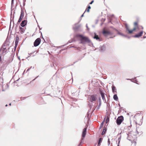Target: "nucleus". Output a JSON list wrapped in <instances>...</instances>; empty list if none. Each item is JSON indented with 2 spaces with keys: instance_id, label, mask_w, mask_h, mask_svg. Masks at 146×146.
<instances>
[{
  "instance_id": "nucleus-1",
  "label": "nucleus",
  "mask_w": 146,
  "mask_h": 146,
  "mask_svg": "<svg viewBox=\"0 0 146 146\" xmlns=\"http://www.w3.org/2000/svg\"><path fill=\"white\" fill-rule=\"evenodd\" d=\"M77 37L80 38L81 43L85 44L87 43L89 44L90 42V40L88 37L83 36L82 35L78 34L76 35Z\"/></svg>"
},
{
  "instance_id": "nucleus-2",
  "label": "nucleus",
  "mask_w": 146,
  "mask_h": 146,
  "mask_svg": "<svg viewBox=\"0 0 146 146\" xmlns=\"http://www.w3.org/2000/svg\"><path fill=\"white\" fill-rule=\"evenodd\" d=\"M123 120V117L122 116L119 117L116 120V122L117 125H120Z\"/></svg>"
},
{
  "instance_id": "nucleus-3",
  "label": "nucleus",
  "mask_w": 146,
  "mask_h": 146,
  "mask_svg": "<svg viewBox=\"0 0 146 146\" xmlns=\"http://www.w3.org/2000/svg\"><path fill=\"white\" fill-rule=\"evenodd\" d=\"M41 42V39L40 38H38L35 41L34 43V46L36 47L39 45Z\"/></svg>"
},
{
  "instance_id": "nucleus-4",
  "label": "nucleus",
  "mask_w": 146,
  "mask_h": 146,
  "mask_svg": "<svg viewBox=\"0 0 146 146\" xmlns=\"http://www.w3.org/2000/svg\"><path fill=\"white\" fill-rule=\"evenodd\" d=\"M81 20V18L80 20L79 21H78V23H76L74 25V26L73 27V29L74 30H78L81 27L80 25H78V23H79Z\"/></svg>"
},
{
  "instance_id": "nucleus-5",
  "label": "nucleus",
  "mask_w": 146,
  "mask_h": 146,
  "mask_svg": "<svg viewBox=\"0 0 146 146\" xmlns=\"http://www.w3.org/2000/svg\"><path fill=\"white\" fill-rule=\"evenodd\" d=\"M103 33L106 37L107 36L109 35H111L112 34V33L105 30L103 31Z\"/></svg>"
},
{
  "instance_id": "nucleus-6",
  "label": "nucleus",
  "mask_w": 146,
  "mask_h": 146,
  "mask_svg": "<svg viewBox=\"0 0 146 146\" xmlns=\"http://www.w3.org/2000/svg\"><path fill=\"white\" fill-rule=\"evenodd\" d=\"M27 20L26 19L22 21L20 24L21 26L22 27H25L27 24Z\"/></svg>"
},
{
  "instance_id": "nucleus-7",
  "label": "nucleus",
  "mask_w": 146,
  "mask_h": 146,
  "mask_svg": "<svg viewBox=\"0 0 146 146\" xmlns=\"http://www.w3.org/2000/svg\"><path fill=\"white\" fill-rule=\"evenodd\" d=\"M90 99L91 102H92L96 101V96L92 95L90 96Z\"/></svg>"
},
{
  "instance_id": "nucleus-8",
  "label": "nucleus",
  "mask_w": 146,
  "mask_h": 146,
  "mask_svg": "<svg viewBox=\"0 0 146 146\" xmlns=\"http://www.w3.org/2000/svg\"><path fill=\"white\" fill-rule=\"evenodd\" d=\"M19 41V37L18 36H16L15 41V47L17 46Z\"/></svg>"
},
{
  "instance_id": "nucleus-9",
  "label": "nucleus",
  "mask_w": 146,
  "mask_h": 146,
  "mask_svg": "<svg viewBox=\"0 0 146 146\" xmlns=\"http://www.w3.org/2000/svg\"><path fill=\"white\" fill-rule=\"evenodd\" d=\"M143 33V31H141L139 33L134 35V37L137 38L141 36L142 34Z\"/></svg>"
},
{
  "instance_id": "nucleus-10",
  "label": "nucleus",
  "mask_w": 146,
  "mask_h": 146,
  "mask_svg": "<svg viewBox=\"0 0 146 146\" xmlns=\"http://www.w3.org/2000/svg\"><path fill=\"white\" fill-rule=\"evenodd\" d=\"M87 128H85L84 129L82 133V137H84L86 134Z\"/></svg>"
},
{
  "instance_id": "nucleus-11",
  "label": "nucleus",
  "mask_w": 146,
  "mask_h": 146,
  "mask_svg": "<svg viewBox=\"0 0 146 146\" xmlns=\"http://www.w3.org/2000/svg\"><path fill=\"white\" fill-rule=\"evenodd\" d=\"M100 93L101 95V97H102V100L104 101L105 100L104 94L103 92L101 90H100Z\"/></svg>"
},
{
  "instance_id": "nucleus-12",
  "label": "nucleus",
  "mask_w": 146,
  "mask_h": 146,
  "mask_svg": "<svg viewBox=\"0 0 146 146\" xmlns=\"http://www.w3.org/2000/svg\"><path fill=\"white\" fill-rule=\"evenodd\" d=\"M94 39H96L97 40L99 41H101L100 38H99L98 35H97L95 33H94Z\"/></svg>"
},
{
  "instance_id": "nucleus-13",
  "label": "nucleus",
  "mask_w": 146,
  "mask_h": 146,
  "mask_svg": "<svg viewBox=\"0 0 146 146\" xmlns=\"http://www.w3.org/2000/svg\"><path fill=\"white\" fill-rule=\"evenodd\" d=\"M118 33V34L120 35H121L123 37H127V35H125L124 34H123L122 33H120L117 30V29H114Z\"/></svg>"
},
{
  "instance_id": "nucleus-14",
  "label": "nucleus",
  "mask_w": 146,
  "mask_h": 146,
  "mask_svg": "<svg viewBox=\"0 0 146 146\" xmlns=\"http://www.w3.org/2000/svg\"><path fill=\"white\" fill-rule=\"evenodd\" d=\"M99 105L98 106H97L96 109L97 110H99L100 109V107L101 105V100L100 98L99 99Z\"/></svg>"
},
{
  "instance_id": "nucleus-15",
  "label": "nucleus",
  "mask_w": 146,
  "mask_h": 146,
  "mask_svg": "<svg viewBox=\"0 0 146 146\" xmlns=\"http://www.w3.org/2000/svg\"><path fill=\"white\" fill-rule=\"evenodd\" d=\"M113 98L114 100L116 101H117L118 99V97L117 96V95L116 94L113 95Z\"/></svg>"
},
{
  "instance_id": "nucleus-16",
  "label": "nucleus",
  "mask_w": 146,
  "mask_h": 146,
  "mask_svg": "<svg viewBox=\"0 0 146 146\" xmlns=\"http://www.w3.org/2000/svg\"><path fill=\"white\" fill-rule=\"evenodd\" d=\"M20 32L21 34H23L25 32V30L22 27H20Z\"/></svg>"
},
{
  "instance_id": "nucleus-17",
  "label": "nucleus",
  "mask_w": 146,
  "mask_h": 146,
  "mask_svg": "<svg viewBox=\"0 0 146 146\" xmlns=\"http://www.w3.org/2000/svg\"><path fill=\"white\" fill-rule=\"evenodd\" d=\"M106 130H107V129H106V128L105 127H104L103 129V131L102 133V134H101L102 135H103L105 134Z\"/></svg>"
},
{
  "instance_id": "nucleus-18",
  "label": "nucleus",
  "mask_w": 146,
  "mask_h": 146,
  "mask_svg": "<svg viewBox=\"0 0 146 146\" xmlns=\"http://www.w3.org/2000/svg\"><path fill=\"white\" fill-rule=\"evenodd\" d=\"M125 27L126 31H128L129 33V31H130V30L129 29V28L128 25L127 24H125Z\"/></svg>"
},
{
  "instance_id": "nucleus-19",
  "label": "nucleus",
  "mask_w": 146,
  "mask_h": 146,
  "mask_svg": "<svg viewBox=\"0 0 146 146\" xmlns=\"http://www.w3.org/2000/svg\"><path fill=\"white\" fill-rule=\"evenodd\" d=\"M112 92H115L116 91V89H115V87L114 86H112Z\"/></svg>"
},
{
  "instance_id": "nucleus-20",
  "label": "nucleus",
  "mask_w": 146,
  "mask_h": 146,
  "mask_svg": "<svg viewBox=\"0 0 146 146\" xmlns=\"http://www.w3.org/2000/svg\"><path fill=\"white\" fill-rule=\"evenodd\" d=\"M100 50L101 51H103L104 49V46H101L100 47Z\"/></svg>"
},
{
  "instance_id": "nucleus-21",
  "label": "nucleus",
  "mask_w": 146,
  "mask_h": 146,
  "mask_svg": "<svg viewBox=\"0 0 146 146\" xmlns=\"http://www.w3.org/2000/svg\"><path fill=\"white\" fill-rule=\"evenodd\" d=\"M20 16L22 17H24V11H23V10L22 9L21 10V14H20Z\"/></svg>"
},
{
  "instance_id": "nucleus-22",
  "label": "nucleus",
  "mask_w": 146,
  "mask_h": 146,
  "mask_svg": "<svg viewBox=\"0 0 146 146\" xmlns=\"http://www.w3.org/2000/svg\"><path fill=\"white\" fill-rule=\"evenodd\" d=\"M136 27H134L133 30H130V31H129V33H132V32L135 31V30H136Z\"/></svg>"
},
{
  "instance_id": "nucleus-23",
  "label": "nucleus",
  "mask_w": 146,
  "mask_h": 146,
  "mask_svg": "<svg viewBox=\"0 0 146 146\" xmlns=\"http://www.w3.org/2000/svg\"><path fill=\"white\" fill-rule=\"evenodd\" d=\"M104 121H103L101 123L100 126V129L101 128L103 127L104 125Z\"/></svg>"
},
{
  "instance_id": "nucleus-24",
  "label": "nucleus",
  "mask_w": 146,
  "mask_h": 146,
  "mask_svg": "<svg viewBox=\"0 0 146 146\" xmlns=\"http://www.w3.org/2000/svg\"><path fill=\"white\" fill-rule=\"evenodd\" d=\"M102 139L101 138H100L98 142V144H99L102 141Z\"/></svg>"
},
{
  "instance_id": "nucleus-25",
  "label": "nucleus",
  "mask_w": 146,
  "mask_h": 146,
  "mask_svg": "<svg viewBox=\"0 0 146 146\" xmlns=\"http://www.w3.org/2000/svg\"><path fill=\"white\" fill-rule=\"evenodd\" d=\"M6 49V48H1L0 50V51L1 50H2L3 51H5Z\"/></svg>"
},
{
  "instance_id": "nucleus-26",
  "label": "nucleus",
  "mask_w": 146,
  "mask_h": 146,
  "mask_svg": "<svg viewBox=\"0 0 146 146\" xmlns=\"http://www.w3.org/2000/svg\"><path fill=\"white\" fill-rule=\"evenodd\" d=\"M109 121V118L108 117L107 119H106V123H107L108 121Z\"/></svg>"
},
{
  "instance_id": "nucleus-27",
  "label": "nucleus",
  "mask_w": 146,
  "mask_h": 146,
  "mask_svg": "<svg viewBox=\"0 0 146 146\" xmlns=\"http://www.w3.org/2000/svg\"><path fill=\"white\" fill-rule=\"evenodd\" d=\"M108 145H109L110 144V139L109 138H108Z\"/></svg>"
},
{
  "instance_id": "nucleus-28",
  "label": "nucleus",
  "mask_w": 146,
  "mask_h": 146,
  "mask_svg": "<svg viewBox=\"0 0 146 146\" xmlns=\"http://www.w3.org/2000/svg\"><path fill=\"white\" fill-rule=\"evenodd\" d=\"M134 25L135 27L137 26L138 25L137 23V22H135L134 23Z\"/></svg>"
},
{
  "instance_id": "nucleus-29",
  "label": "nucleus",
  "mask_w": 146,
  "mask_h": 146,
  "mask_svg": "<svg viewBox=\"0 0 146 146\" xmlns=\"http://www.w3.org/2000/svg\"><path fill=\"white\" fill-rule=\"evenodd\" d=\"M21 20H21V19H19V20H18V22H17V24H18V23H19L20 22H21Z\"/></svg>"
},
{
  "instance_id": "nucleus-30",
  "label": "nucleus",
  "mask_w": 146,
  "mask_h": 146,
  "mask_svg": "<svg viewBox=\"0 0 146 146\" xmlns=\"http://www.w3.org/2000/svg\"><path fill=\"white\" fill-rule=\"evenodd\" d=\"M32 68V66H31V67H30V68H28V69L27 70V71H29V70H30L31 69V68Z\"/></svg>"
},
{
  "instance_id": "nucleus-31",
  "label": "nucleus",
  "mask_w": 146,
  "mask_h": 146,
  "mask_svg": "<svg viewBox=\"0 0 146 146\" xmlns=\"http://www.w3.org/2000/svg\"><path fill=\"white\" fill-rule=\"evenodd\" d=\"M86 11L88 12H89V9H86L84 12H85Z\"/></svg>"
},
{
  "instance_id": "nucleus-32",
  "label": "nucleus",
  "mask_w": 146,
  "mask_h": 146,
  "mask_svg": "<svg viewBox=\"0 0 146 146\" xmlns=\"http://www.w3.org/2000/svg\"><path fill=\"white\" fill-rule=\"evenodd\" d=\"M14 0H11V5L13 4Z\"/></svg>"
},
{
  "instance_id": "nucleus-33",
  "label": "nucleus",
  "mask_w": 146,
  "mask_h": 146,
  "mask_svg": "<svg viewBox=\"0 0 146 146\" xmlns=\"http://www.w3.org/2000/svg\"><path fill=\"white\" fill-rule=\"evenodd\" d=\"M87 9H91L90 6V5H89L88 7V8H87Z\"/></svg>"
},
{
  "instance_id": "nucleus-34",
  "label": "nucleus",
  "mask_w": 146,
  "mask_h": 146,
  "mask_svg": "<svg viewBox=\"0 0 146 146\" xmlns=\"http://www.w3.org/2000/svg\"><path fill=\"white\" fill-rule=\"evenodd\" d=\"M23 18V17H22L20 16L19 19H21L22 20Z\"/></svg>"
},
{
  "instance_id": "nucleus-35",
  "label": "nucleus",
  "mask_w": 146,
  "mask_h": 146,
  "mask_svg": "<svg viewBox=\"0 0 146 146\" xmlns=\"http://www.w3.org/2000/svg\"><path fill=\"white\" fill-rule=\"evenodd\" d=\"M94 2V1H91L90 3V4H92Z\"/></svg>"
},
{
  "instance_id": "nucleus-36",
  "label": "nucleus",
  "mask_w": 146,
  "mask_h": 146,
  "mask_svg": "<svg viewBox=\"0 0 146 146\" xmlns=\"http://www.w3.org/2000/svg\"><path fill=\"white\" fill-rule=\"evenodd\" d=\"M84 13H85V12L83 13V14H82L81 15V16L80 18H81V17H83L84 16Z\"/></svg>"
},
{
  "instance_id": "nucleus-37",
  "label": "nucleus",
  "mask_w": 146,
  "mask_h": 146,
  "mask_svg": "<svg viewBox=\"0 0 146 146\" xmlns=\"http://www.w3.org/2000/svg\"><path fill=\"white\" fill-rule=\"evenodd\" d=\"M25 2H24V1H23V5L24 6L25 5Z\"/></svg>"
},
{
  "instance_id": "nucleus-38",
  "label": "nucleus",
  "mask_w": 146,
  "mask_h": 146,
  "mask_svg": "<svg viewBox=\"0 0 146 146\" xmlns=\"http://www.w3.org/2000/svg\"><path fill=\"white\" fill-rule=\"evenodd\" d=\"M86 28L87 29H89L88 27L87 24H86Z\"/></svg>"
},
{
  "instance_id": "nucleus-39",
  "label": "nucleus",
  "mask_w": 146,
  "mask_h": 146,
  "mask_svg": "<svg viewBox=\"0 0 146 146\" xmlns=\"http://www.w3.org/2000/svg\"><path fill=\"white\" fill-rule=\"evenodd\" d=\"M127 139L129 140V141H132V140H131L129 139H128V137H127Z\"/></svg>"
},
{
  "instance_id": "nucleus-40",
  "label": "nucleus",
  "mask_w": 146,
  "mask_h": 146,
  "mask_svg": "<svg viewBox=\"0 0 146 146\" xmlns=\"http://www.w3.org/2000/svg\"><path fill=\"white\" fill-rule=\"evenodd\" d=\"M127 37V38H130V37L128 36H127V37Z\"/></svg>"
},
{
  "instance_id": "nucleus-41",
  "label": "nucleus",
  "mask_w": 146,
  "mask_h": 146,
  "mask_svg": "<svg viewBox=\"0 0 146 146\" xmlns=\"http://www.w3.org/2000/svg\"><path fill=\"white\" fill-rule=\"evenodd\" d=\"M81 142H80V143L79 144V145H78V146H80V144H81Z\"/></svg>"
},
{
  "instance_id": "nucleus-42",
  "label": "nucleus",
  "mask_w": 146,
  "mask_h": 146,
  "mask_svg": "<svg viewBox=\"0 0 146 146\" xmlns=\"http://www.w3.org/2000/svg\"><path fill=\"white\" fill-rule=\"evenodd\" d=\"M19 78L18 80H17L16 81H15V83H16V82H17V81L19 79Z\"/></svg>"
},
{
  "instance_id": "nucleus-43",
  "label": "nucleus",
  "mask_w": 146,
  "mask_h": 146,
  "mask_svg": "<svg viewBox=\"0 0 146 146\" xmlns=\"http://www.w3.org/2000/svg\"><path fill=\"white\" fill-rule=\"evenodd\" d=\"M146 38V36H144L143 37V38Z\"/></svg>"
},
{
  "instance_id": "nucleus-44",
  "label": "nucleus",
  "mask_w": 146,
  "mask_h": 146,
  "mask_svg": "<svg viewBox=\"0 0 146 146\" xmlns=\"http://www.w3.org/2000/svg\"><path fill=\"white\" fill-rule=\"evenodd\" d=\"M37 78V77H36L35 79H34V80H33V81H34V80L36 78Z\"/></svg>"
},
{
  "instance_id": "nucleus-45",
  "label": "nucleus",
  "mask_w": 146,
  "mask_h": 146,
  "mask_svg": "<svg viewBox=\"0 0 146 146\" xmlns=\"http://www.w3.org/2000/svg\"><path fill=\"white\" fill-rule=\"evenodd\" d=\"M110 38H113V37H110Z\"/></svg>"
},
{
  "instance_id": "nucleus-46",
  "label": "nucleus",
  "mask_w": 146,
  "mask_h": 146,
  "mask_svg": "<svg viewBox=\"0 0 146 146\" xmlns=\"http://www.w3.org/2000/svg\"><path fill=\"white\" fill-rule=\"evenodd\" d=\"M26 1V0H23V1H24V2H25Z\"/></svg>"
},
{
  "instance_id": "nucleus-47",
  "label": "nucleus",
  "mask_w": 146,
  "mask_h": 146,
  "mask_svg": "<svg viewBox=\"0 0 146 146\" xmlns=\"http://www.w3.org/2000/svg\"><path fill=\"white\" fill-rule=\"evenodd\" d=\"M73 47V46H70L69 48H72V47Z\"/></svg>"
},
{
  "instance_id": "nucleus-48",
  "label": "nucleus",
  "mask_w": 146,
  "mask_h": 146,
  "mask_svg": "<svg viewBox=\"0 0 146 146\" xmlns=\"http://www.w3.org/2000/svg\"><path fill=\"white\" fill-rule=\"evenodd\" d=\"M137 133L138 134L139 133V132L137 131Z\"/></svg>"
},
{
  "instance_id": "nucleus-49",
  "label": "nucleus",
  "mask_w": 146,
  "mask_h": 146,
  "mask_svg": "<svg viewBox=\"0 0 146 146\" xmlns=\"http://www.w3.org/2000/svg\"><path fill=\"white\" fill-rule=\"evenodd\" d=\"M141 28L142 29H143V27H142V26H141Z\"/></svg>"
},
{
  "instance_id": "nucleus-50",
  "label": "nucleus",
  "mask_w": 146,
  "mask_h": 146,
  "mask_svg": "<svg viewBox=\"0 0 146 146\" xmlns=\"http://www.w3.org/2000/svg\"><path fill=\"white\" fill-rule=\"evenodd\" d=\"M7 104H6V105H5V106H6V107H7Z\"/></svg>"
},
{
  "instance_id": "nucleus-51",
  "label": "nucleus",
  "mask_w": 146,
  "mask_h": 146,
  "mask_svg": "<svg viewBox=\"0 0 146 146\" xmlns=\"http://www.w3.org/2000/svg\"><path fill=\"white\" fill-rule=\"evenodd\" d=\"M126 79L127 80H130L129 79Z\"/></svg>"
},
{
  "instance_id": "nucleus-52",
  "label": "nucleus",
  "mask_w": 146,
  "mask_h": 146,
  "mask_svg": "<svg viewBox=\"0 0 146 146\" xmlns=\"http://www.w3.org/2000/svg\"><path fill=\"white\" fill-rule=\"evenodd\" d=\"M63 50V49H61V51H62V50Z\"/></svg>"
},
{
  "instance_id": "nucleus-53",
  "label": "nucleus",
  "mask_w": 146,
  "mask_h": 146,
  "mask_svg": "<svg viewBox=\"0 0 146 146\" xmlns=\"http://www.w3.org/2000/svg\"><path fill=\"white\" fill-rule=\"evenodd\" d=\"M11 103H10L9 105L10 106H11Z\"/></svg>"
},
{
  "instance_id": "nucleus-54",
  "label": "nucleus",
  "mask_w": 146,
  "mask_h": 146,
  "mask_svg": "<svg viewBox=\"0 0 146 146\" xmlns=\"http://www.w3.org/2000/svg\"><path fill=\"white\" fill-rule=\"evenodd\" d=\"M48 52L49 54H50V52L48 51Z\"/></svg>"
},
{
  "instance_id": "nucleus-55",
  "label": "nucleus",
  "mask_w": 146,
  "mask_h": 146,
  "mask_svg": "<svg viewBox=\"0 0 146 146\" xmlns=\"http://www.w3.org/2000/svg\"><path fill=\"white\" fill-rule=\"evenodd\" d=\"M118 105H119V106H120V104H119Z\"/></svg>"
},
{
  "instance_id": "nucleus-56",
  "label": "nucleus",
  "mask_w": 146,
  "mask_h": 146,
  "mask_svg": "<svg viewBox=\"0 0 146 146\" xmlns=\"http://www.w3.org/2000/svg\"><path fill=\"white\" fill-rule=\"evenodd\" d=\"M71 42H70V41H69V42L70 43H71Z\"/></svg>"
},
{
  "instance_id": "nucleus-57",
  "label": "nucleus",
  "mask_w": 146,
  "mask_h": 146,
  "mask_svg": "<svg viewBox=\"0 0 146 146\" xmlns=\"http://www.w3.org/2000/svg\"><path fill=\"white\" fill-rule=\"evenodd\" d=\"M11 15H12V13L11 14Z\"/></svg>"
},
{
  "instance_id": "nucleus-58",
  "label": "nucleus",
  "mask_w": 146,
  "mask_h": 146,
  "mask_svg": "<svg viewBox=\"0 0 146 146\" xmlns=\"http://www.w3.org/2000/svg\"><path fill=\"white\" fill-rule=\"evenodd\" d=\"M41 35H42V33H41Z\"/></svg>"
},
{
  "instance_id": "nucleus-59",
  "label": "nucleus",
  "mask_w": 146,
  "mask_h": 146,
  "mask_svg": "<svg viewBox=\"0 0 146 146\" xmlns=\"http://www.w3.org/2000/svg\"><path fill=\"white\" fill-rule=\"evenodd\" d=\"M135 81L136 82H137V81H136V80H135Z\"/></svg>"
},
{
  "instance_id": "nucleus-60",
  "label": "nucleus",
  "mask_w": 146,
  "mask_h": 146,
  "mask_svg": "<svg viewBox=\"0 0 146 146\" xmlns=\"http://www.w3.org/2000/svg\"><path fill=\"white\" fill-rule=\"evenodd\" d=\"M25 70H24V72H25Z\"/></svg>"
},
{
  "instance_id": "nucleus-61",
  "label": "nucleus",
  "mask_w": 146,
  "mask_h": 146,
  "mask_svg": "<svg viewBox=\"0 0 146 146\" xmlns=\"http://www.w3.org/2000/svg\"><path fill=\"white\" fill-rule=\"evenodd\" d=\"M32 53H31L30 54V55H31V54Z\"/></svg>"
},
{
  "instance_id": "nucleus-62",
  "label": "nucleus",
  "mask_w": 146,
  "mask_h": 146,
  "mask_svg": "<svg viewBox=\"0 0 146 146\" xmlns=\"http://www.w3.org/2000/svg\"><path fill=\"white\" fill-rule=\"evenodd\" d=\"M136 78H135L134 79H135Z\"/></svg>"
},
{
  "instance_id": "nucleus-63",
  "label": "nucleus",
  "mask_w": 146,
  "mask_h": 146,
  "mask_svg": "<svg viewBox=\"0 0 146 146\" xmlns=\"http://www.w3.org/2000/svg\"><path fill=\"white\" fill-rule=\"evenodd\" d=\"M117 146H119V145H118Z\"/></svg>"
}]
</instances>
